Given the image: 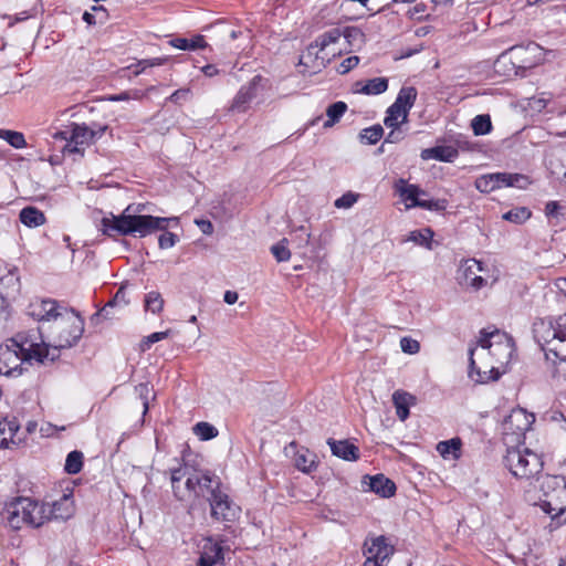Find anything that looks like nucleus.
<instances>
[{"instance_id":"57","label":"nucleus","mask_w":566,"mask_h":566,"mask_svg":"<svg viewBox=\"0 0 566 566\" xmlns=\"http://www.w3.org/2000/svg\"><path fill=\"white\" fill-rule=\"evenodd\" d=\"M238 293L234 291H227L223 295V300L227 304H234L238 301Z\"/></svg>"},{"instance_id":"62","label":"nucleus","mask_w":566,"mask_h":566,"mask_svg":"<svg viewBox=\"0 0 566 566\" xmlns=\"http://www.w3.org/2000/svg\"><path fill=\"white\" fill-rule=\"evenodd\" d=\"M83 20L91 24L94 22V15L90 12H84Z\"/></svg>"},{"instance_id":"5","label":"nucleus","mask_w":566,"mask_h":566,"mask_svg":"<svg viewBox=\"0 0 566 566\" xmlns=\"http://www.w3.org/2000/svg\"><path fill=\"white\" fill-rule=\"evenodd\" d=\"M130 206L125 209L120 216L103 218V232L107 235H129L146 237L156 230H165L170 221L176 218H160L145 214H130Z\"/></svg>"},{"instance_id":"34","label":"nucleus","mask_w":566,"mask_h":566,"mask_svg":"<svg viewBox=\"0 0 566 566\" xmlns=\"http://www.w3.org/2000/svg\"><path fill=\"white\" fill-rule=\"evenodd\" d=\"M165 301L161 294L157 291H151L145 295L144 306L145 310L153 314H159L164 308Z\"/></svg>"},{"instance_id":"3","label":"nucleus","mask_w":566,"mask_h":566,"mask_svg":"<svg viewBox=\"0 0 566 566\" xmlns=\"http://www.w3.org/2000/svg\"><path fill=\"white\" fill-rule=\"evenodd\" d=\"M170 482L174 496L191 503L200 500L208 502L223 486L214 473L195 470L187 464L170 470Z\"/></svg>"},{"instance_id":"42","label":"nucleus","mask_w":566,"mask_h":566,"mask_svg":"<svg viewBox=\"0 0 566 566\" xmlns=\"http://www.w3.org/2000/svg\"><path fill=\"white\" fill-rule=\"evenodd\" d=\"M433 232L431 229L426 228L422 230H416L410 232L408 240L415 242L416 244L427 247L430 249V242L432 240Z\"/></svg>"},{"instance_id":"4","label":"nucleus","mask_w":566,"mask_h":566,"mask_svg":"<svg viewBox=\"0 0 566 566\" xmlns=\"http://www.w3.org/2000/svg\"><path fill=\"white\" fill-rule=\"evenodd\" d=\"M535 340L545 350L547 359L553 356L563 365V370L556 367L553 376L566 378V313L558 316L539 318L533 324Z\"/></svg>"},{"instance_id":"40","label":"nucleus","mask_w":566,"mask_h":566,"mask_svg":"<svg viewBox=\"0 0 566 566\" xmlns=\"http://www.w3.org/2000/svg\"><path fill=\"white\" fill-rule=\"evenodd\" d=\"M195 434L202 441L211 440L218 436V430L209 422H198L193 427Z\"/></svg>"},{"instance_id":"50","label":"nucleus","mask_w":566,"mask_h":566,"mask_svg":"<svg viewBox=\"0 0 566 566\" xmlns=\"http://www.w3.org/2000/svg\"><path fill=\"white\" fill-rule=\"evenodd\" d=\"M359 63V57L356 55L345 59L337 67L339 74H346L356 67Z\"/></svg>"},{"instance_id":"8","label":"nucleus","mask_w":566,"mask_h":566,"mask_svg":"<svg viewBox=\"0 0 566 566\" xmlns=\"http://www.w3.org/2000/svg\"><path fill=\"white\" fill-rule=\"evenodd\" d=\"M106 129L107 126H99L94 129L85 124L72 123L65 130L54 133L53 137L66 142L63 147L64 154L83 156L85 148L99 138Z\"/></svg>"},{"instance_id":"55","label":"nucleus","mask_w":566,"mask_h":566,"mask_svg":"<svg viewBox=\"0 0 566 566\" xmlns=\"http://www.w3.org/2000/svg\"><path fill=\"white\" fill-rule=\"evenodd\" d=\"M402 138H403V133H402V130L398 126L397 128H391V130L387 135L385 142H387V143H398Z\"/></svg>"},{"instance_id":"21","label":"nucleus","mask_w":566,"mask_h":566,"mask_svg":"<svg viewBox=\"0 0 566 566\" xmlns=\"http://www.w3.org/2000/svg\"><path fill=\"white\" fill-rule=\"evenodd\" d=\"M222 559V547L210 538L206 539L201 546L198 566H213Z\"/></svg>"},{"instance_id":"60","label":"nucleus","mask_w":566,"mask_h":566,"mask_svg":"<svg viewBox=\"0 0 566 566\" xmlns=\"http://www.w3.org/2000/svg\"><path fill=\"white\" fill-rule=\"evenodd\" d=\"M130 96L128 93H120V94H117V95H112L109 97V101H114V102H117V101H126V99H129Z\"/></svg>"},{"instance_id":"27","label":"nucleus","mask_w":566,"mask_h":566,"mask_svg":"<svg viewBox=\"0 0 566 566\" xmlns=\"http://www.w3.org/2000/svg\"><path fill=\"white\" fill-rule=\"evenodd\" d=\"M20 221L29 228H38L45 223L44 213L34 207H27L20 211Z\"/></svg>"},{"instance_id":"6","label":"nucleus","mask_w":566,"mask_h":566,"mask_svg":"<svg viewBox=\"0 0 566 566\" xmlns=\"http://www.w3.org/2000/svg\"><path fill=\"white\" fill-rule=\"evenodd\" d=\"M84 333V319L73 308L63 310L60 316L54 319L49 334V343L39 339L50 349V353L60 356L61 349L75 346Z\"/></svg>"},{"instance_id":"26","label":"nucleus","mask_w":566,"mask_h":566,"mask_svg":"<svg viewBox=\"0 0 566 566\" xmlns=\"http://www.w3.org/2000/svg\"><path fill=\"white\" fill-rule=\"evenodd\" d=\"M409 112L398 104H392L386 112L384 124L388 128H397L400 124L406 123L408 119Z\"/></svg>"},{"instance_id":"31","label":"nucleus","mask_w":566,"mask_h":566,"mask_svg":"<svg viewBox=\"0 0 566 566\" xmlns=\"http://www.w3.org/2000/svg\"><path fill=\"white\" fill-rule=\"evenodd\" d=\"M388 88V80L386 77H374L368 80L357 92L365 95H378Z\"/></svg>"},{"instance_id":"28","label":"nucleus","mask_w":566,"mask_h":566,"mask_svg":"<svg viewBox=\"0 0 566 566\" xmlns=\"http://www.w3.org/2000/svg\"><path fill=\"white\" fill-rule=\"evenodd\" d=\"M437 451L444 459L457 460L461 455V440L453 438L446 441H440L437 444Z\"/></svg>"},{"instance_id":"44","label":"nucleus","mask_w":566,"mask_h":566,"mask_svg":"<svg viewBox=\"0 0 566 566\" xmlns=\"http://www.w3.org/2000/svg\"><path fill=\"white\" fill-rule=\"evenodd\" d=\"M271 252L277 262H285L289 261L291 258V252L287 249L285 239L272 245Z\"/></svg>"},{"instance_id":"25","label":"nucleus","mask_w":566,"mask_h":566,"mask_svg":"<svg viewBox=\"0 0 566 566\" xmlns=\"http://www.w3.org/2000/svg\"><path fill=\"white\" fill-rule=\"evenodd\" d=\"M368 485L370 491L379 494L382 497H389L394 495L396 491L395 483L382 474H377L369 478Z\"/></svg>"},{"instance_id":"9","label":"nucleus","mask_w":566,"mask_h":566,"mask_svg":"<svg viewBox=\"0 0 566 566\" xmlns=\"http://www.w3.org/2000/svg\"><path fill=\"white\" fill-rule=\"evenodd\" d=\"M504 464L515 478L521 480H531L543 470L541 455L528 448L509 449L504 457Z\"/></svg>"},{"instance_id":"48","label":"nucleus","mask_w":566,"mask_h":566,"mask_svg":"<svg viewBox=\"0 0 566 566\" xmlns=\"http://www.w3.org/2000/svg\"><path fill=\"white\" fill-rule=\"evenodd\" d=\"M135 390L143 400V415L145 416L149 408L148 396L151 389L148 384H139L138 386L135 387Z\"/></svg>"},{"instance_id":"23","label":"nucleus","mask_w":566,"mask_h":566,"mask_svg":"<svg viewBox=\"0 0 566 566\" xmlns=\"http://www.w3.org/2000/svg\"><path fill=\"white\" fill-rule=\"evenodd\" d=\"M521 180L522 179H474V186L481 192H491L500 188H523L524 186L520 185Z\"/></svg>"},{"instance_id":"13","label":"nucleus","mask_w":566,"mask_h":566,"mask_svg":"<svg viewBox=\"0 0 566 566\" xmlns=\"http://www.w3.org/2000/svg\"><path fill=\"white\" fill-rule=\"evenodd\" d=\"M208 502L211 517L216 521H233L238 515L239 507L230 499L223 486Z\"/></svg>"},{"instance_id":"15","label":"nucleus","mask_w":566,"mask_h":566,"mask_svg":"<svg viewBox=\"0 0 566 566\" xmlns=\"http://www.w3.org/2000/svg\"><path fill=\"white\" fill-rule=\"evenodd\" d=\"M483 271L482 262L469 259L463 262L459 271L460 283L475 291L485 285V280L479 274Z\"/></svg>"},{"instance_id":"14","label":"nucleus","mask_w":566,"mask_h":566,"mask_svg":"<svg viewBox=\"0 0 566 566\" xmlns=\"http://www.w3.org/2000/svg\"><path fill=\"white\" fill-rule=\"evenodd\" d=\"M69 307L54 300H39L29 305L28 314L39 322H54L63 310Z\"/></svg>"},{"instance_id":"47","label":"nucleus","mask_w":566,"mask_h":566,"mask_svg":"<svg viewBox=\"0 0 566 566\" xmlns=\"http://www.w3.org/2000/svg\"><path fill=\"white\" fill-rule=\"evenodd\" d=\"M400 348L403 353L415 355L420 352V343L409 336H405L400 339Z\"/></svg>"},{"instance_id":"45","label":"nucleus","mask_w":566,"mask_h":566,"mask_svg":"<svg viewBox=\"0 0 566 566\" xmlns=\"http://www.w3.org/2000/svg\"><path fill=\"white\" fill-rule=\"evenodd\" d=\"M358 198H359L358 193H355L353 191H347L342 197H339L335 200L334 206L338 209H349L356 203Z\"/></svg>"},{"instance_id":"61","label":"nucleus","mask_w":566,"mask_h":566,"mask_svg":"<svg viewBox=\"0 0 566 566\" xmlns=\"http://www.w3.org/2000/svg\"><path fill=\"white\" fill-rule=\"evenodd\" d=\"M424 11V6L423 4H417L415 8H413V12L411 13V17L416 15V14H422Z\"/></svg>"},{"instance_id":"11","label":"nucleus","mask_w":566,"mask_h":566,"mask_svg":"<svg viewBox=\"0 0 566 566\" xmlns=\"http://www.w3.org/2000/svg\"><path fill=\"white\" fill-rule=\"evenodd\" d=\"M395 552L384 535L367 537L363 546L364 566H387Z\"/></svg>"},{"instance_id":"58","label":"nucleus","mask_w":566,"mask_h":566,"mask_svg":"<svg viewBox=\"0 0 566 566\" xmlns=\"http://www.w3.org/2000/svg\"><path fill=\"white\" fill-rule=\"evenodd\" d=\"M201 70L208 77H212L219 73V70L212 64L205 65Z\"/></svg>"},{"instance_id":"63","label":"nucleus","mask_w":566,"mask_h":566,"mask_svg":"<svg viewBox=\"0 0 566 566\" xmlns=\"http://www.w3.org/2000/svg\"><path fill=\"white\" fill-rule=\"evenodd\" d=\"M35 428H36V423H35V422H33V421H30V422L27 424V431H28L29 433H32V432L35 430Z\"/></svg>"},{"instance_id":"56","label":"nucleus","mask_w":566,"mask_h":566,"mask_svg":"<svg viewBox=\"0 0 566 566\" xmlns=\"http://www.w3.org/2000/svg\"><path fill=\"white\" fill-rule=\"evenodd\" d=\"M554 286L560 294L566 296V277H557L554 281Z\"/></svg>"},{"instance_id":"17","label":"nucleus","mask_w":566,"mask_h":566,"mask_svg":"<svg viewBox=\"0 0 566 566\" xmlns=\"http://www.w3.org/2000/svg\"><path fill=\"white\" fill-rule=\"evenodd\" d=\"M261 80V76L256 75L240 88L231 105L233 112L243 113L249 108L250 103L256 97Z\"/></svg>"},{"instance_id":"2","label":"nucleus","mask_w":566,"mask_h":566,"mask_svg":"<svg viewBox=\"0 0 566 566\" xmlns=\"http://www.w3.org/2000/svg\"><path fill=\"white\" fill-rule=\"evenodd\" d=\"M56 358L57 354H51L48 347L39 343L36 333L20 332L0 345V375L19 377L25 364H45Z\"/></svg>"},{"instance_id":"41","label":"nucleus","mask_w":566,"mask_h":566,"mask_svg":"<svg viewBox=\"0 0 566 566\" xmlns=\"http://www.w3.org/2000/svg\"><path fill=\"white\" fill-rule=\"evenodd\" d=\"M471 126L475 135H485L492 129L491 118L489 115H478L472 119Z\"/></svg>"},{"instance_id":"32","label":"nucleus","mask_w":566,"mask_h":566,"mask_svg":"<svg viewBox=\"0 0 566 566\" xmlns=\"http://www.w3.org/2000/svg\"><path fill=\"white\" fill-rule=\"evenodd\" d=\"M129 303V300L127 297V294H126V289L124 285H122L118 291L116 292V294L113 296V298L111 301L107 302V304L101 310V315H103L104 317H109V311L111 308L113 307H120V308H124L125 306H127Z\"/></svg>"},{"instance_id":"24","label":"nucleus","mask_w":566,"mask_h":566,"mask_svg":"<svg viewBox=\"0 0 566 566\" xmlns=\"http://www.w3.org/2000/svg\"><path fill=\"white\" fill-rule=\"evenodd\" d=\"M416 398L402 390H396L392 395V402L396 408V415L405 421L409 417V407L415 403Z\"/></svg>"},{"instance_id":"54","label":"nucleus","mask_w":566,"mask_h":566,"mask_svg":"<svg viewBox=\"0 0 566 566\" xmlns=\"http://www.w3.org/2000/svg\"><path fill=\"white\" fill-rule=\"evenodd\" d=\"M195 223L199 227L203 234H212L213 224L211 223V221L205 219H197L195 220Z\"/></svg>"},{"instance_id":"49","label":"nucleus","mask_w":566,"mask_h":566,"mask_svg":"<svg viewBox=\"0 0 566 566\" xmlns=\"http://www.w3.org/2000/svg\"><path fill=\"white\" fill-rule=\"evenodd\" d=\"M178 241V235L172 232H164L158 239L160 249L172 248Z\"/></svg>"},{"instance_id":"39","label":"nucleus","mask_w":566,"mask_h":566,"mask_svg":"<svg viewBox=\"0 0 566 566\" xmlns=\"http://www.w3.org/2000/svg\"><path fill=\"white\" fill-rule=\"evenodd\" d=\"M167 62V57H153L138 61L136 64L130 65L127 70L137 76L143 73L147 67L159 66Z\"/></svg>"},{"instance_id":"7","label":"nucleus","mask_w":566,"mask_h":566,"mask_svg":"<svg viewBox=\"0 0 566 566\" xmlns=\"http://www.w3.org/2000/svg\"><path fill=\"white\" fill-rule=\"evenodd\" d=\"M0 516L2 524L13 531L23 526L38 528L45 524L43 503L27 496L6 502Z\"/></svg>"},{"instance_id":"59","label":"nucleus","mask_w":566,"mask_h":566,"mask_svg":"<svg viewBox=\"0 0 566 566\" xmlns=\"http://www.w3.org/2000/svg\"><path fill=\"white\" fill-rule=\"evenodd\" d=\"M482 177H491V178H494V177H523L522 175L520 174H501V172H495V174H488V175H483Z\"/></svg>"},{"instance_id":"51","label":"nucleus","mask_w":566,"mask_h":566,"mask_svg":"<svg viewBox=\"0 0 566 566\" xmlns=\"http://www.w3.org/2000/svg\"><path fill=\"white\" fill-rule=\"evenodd\" d=\"M191 92L189 88H180L175 91L169 97L168 101L180 104L184 101H187L190 96Z\"/></svg>"},{"instance_id":"22","label":"nucleus","mask_w":566,"mask_h":566,"mask_svg":"<svg viewBox=\"0 0 566 566\" xmlns=\"http://www.w3.org/2000/svg\"><path fill=\"white\" fill-rule=\"evenodd\" d=\"M327 443L331 447L332 453L343 460L355 461L359 458L358 448L347 440L336 441L334 439H328Z\"/></svg>"},{"instance_id":"18","label":"nucleus","mask_w":566,"mask_h":566,"mask_svg":"<svg viewBox=\"0 0 566 566\" xmlns=\"http://www.w3.org/2000/svg\"><path fill=\"white\" fill-rule=\"evenodd\" d=\"M43 509L45 523L51 520H67L74 512L72 497L66 494L52 504L43 503Z\"/></svg>"},{"instance_id":"52","label":"nucleus","mask_w":566,"mask_h":566,"mask_svg":"<svg viewBox=\"0 0 566 566\" xmlns=\"http://www.w3.org/2000/svg\"><path fill=\"white\" fill-rule=\"evenodd\" d=\"M342 35L352 44L353 40H361L364 36L363 32L357 28H346L342 31Z\"/></svg>"},{"instance_id":"53","label":"nucleus","mask_w":566,"mask_h":566,"mask_svg":"<svg viewBox=\"0 0 566 566\" xmlns=\"http://www.w3.org/2000/svg\"><path fill=\"white\" fill-rule=\"evenodd\" d=\"M560 206L557 201H548L545 207V214L547 218H557Z\"/></svg>"},{"instance_id":"46","label":"nucleus","mask_w":566,"mask_h":566,"mask_svg":"<svg viewBox=\"0 0 566 566\" xmlns=\"http://www.w3.org/2000/svg\"><path fill=\"white\" fill-rule=\"evenodd\" d=\"M169 333H170V331H165V332H156V333L148 335L147 337H145L143 339V342L140 344V349L143 352L148 350L153 344L167 338Z\"/></svg>"},{"instance_id":"36","label":"nucleus","mask_w":566,"mask_h":566,"mask_svg":"<svg viewBox=\"0 0 566 566\" xmlns=\"http://www.w3.org/2000/svg\"><path fill=\"white\" fill-rule=\"evenodd\" d=\"M0 138L6 140L10 146H12L15 149H21L27 146L24 135L20 132L0 129Z\"/></svg>"},{"instance_id":"64","label":"nucleus","mask_w":566,"mask_h":566,"mask_svg":"<svg viewBox=\"0 0 566 566\" xmlns=\"http://www.w3.org/2000/svg\"><path fill=\"white\" fill-rule=\"evenodd\" d=\"M558 566H566V556L559 559Z\"/></svg>"},{"instance_id":"33","label":"nucleus","mask_w":566,"mask_h":566,"mask_svg":"<svg viewBox=\"0 0 566 566\" xmlns=\"http://www.w3.org/2000/svg\"><path fill=\"white\" fill-rule=\"evenodd\" d=\"M417 98V91L412 86L402 87L396 101L395 104H398V106H401L402 108L407 109L408 112L412 108L415 101Z\"/></svg>"},{"instance_id":"35","label":"nucleus","mask_w":566,"mask_h":566,"mask_svg":"<svg viewBox=\"0 0 566 566\" xmlns=\"http://www.w3.org/2000/svg\"><path fill=\"white\" fill-rule=\"evenodd\" d=\"M347 105L344 102H336L329 105L326 109L328 119L324 123V127H332L345 114Z\"/></svg>"},{"instance_id":"38","label":"nucleus","mask_w":566,"mask_h":566,"mask_svg":"<svg viewBox=\"0 0 566 566\" xmlns=\"http://www.w3.org/2000/svg\"><path fill=\"white\" fill-rule=\"evenodd\" d=\"M384 135V129L380 125H374L371 127L365 128L359 134V139L363 144L374 145Z\"/></svg>"},{"instance_id":"37","label":"nucleus","mask_w":566,"mask_h":566,"mask_svg":"<svg viewBox=\"0 0 566 566\" xmlns=\"http://www.w3.org/2000/svg\"><path fill=\"white\" fill-rule=\"evenodd\" d=\"M83 453L74 450L70 452L65 460L64 470L69 474H77L83 468Z\"/></svg>"},{"instance_id":"12","label":"nucleus","mask_w":566,"mask_h":566,"mask_svg":"<svg viewBox=\"0 0 566 566\" xmlns=\"http://www.w3.org/2000/svg\"><path fill=\"white\" fill-rule=\"evenodd\" d=\"M535 417L525 409L516 408L511 411L503 422V430L506 436H514L515 441L520 439L531 429Z\"/></svg>"},{"instance_id":"1","label":"nucleus","mask_w":566,"mask_h":566,"mask_svg":"<svg viewBox=\"0 0 566 566\" xmlns=\"http://www.w3.org/2000/svg\"><path fill=\"white\" fill-rule=\"evenodd\" d=\"M480 349H469V377L479 384L500 378V367L510 363L514 354L513 338L497 329L481 331L478 342Z\"/></svg>"},{"instance_id":"30","label":"nucleus","mask_w":566,"mask_h":566,"mask_svg":"<svg viewBox=\"0 0 566 566\" xmlns=\"http://www.w3.org/2000/svg\"><path fill=\"white\" fill-rule=\"evenodd\" d=\"M172 48L184 51H195L197 49H203L207 46V42L202 35H196L191 40L186 38H175L169 41Z\"/></svg>"},{"instance_id":"29","label":"nucleus","mask_w":566,"mask_h":566,"mask_svg":"<svg viewBox=\"0 0 566 566\" xmlns=\"http://www.w3.org/2000/svg\"><path fill=\"white\" fill-rule=\"evenodd\" d=\"M458 156V150L451 146H438L422 151V157L434 158L441 161H452Z\"/></svg>"},{"instance_id":"19","label":"nucleus","mask_w":566,"mask_h":566,"mask_svg":"<svg viewBox=\"0 0 566 566\" xmlns=\"http://www.w3.org/2000/svg\"><path fill=\"white\" fill-rule=\"evenodd\" d=\"M20 430L19 421L13 417L1 418L0 417V448L11 449L18 447L22 439L17 437Z\"/></svg>"},{"instance_id":"43","label":"nucleus","mask_w":566,"mask_h":566,"mask_svg":"<svg viewBox=\"0 0 566 566\" xmlns=\"http://www.w3.org/2000/svg\"><path fill=\"white\" fill-rule=\"evenodd\" d=\"M531 214L527 208H515L504 213L503 219L515 223H523L531 218Z\"/></svg>"},{"instance_id":"10","label":"nucleus","mask_w":566,"mask_h":566,"mask_svg":"<svg viewBox=\"0 0 566 566\" xmlns=\"http://www.w3.org/2000/svg\"><path fill=\"white\" fill-rule=\"evenodd\" d=\"M409 179H399L395 184V190L400 197V201L405 205V209L409 210L415 207L423 208L430 211H442L447 208V201L440 199H424V191L415 185L408 184Z\"/></svg>"},{"instance_id":"16","label":"nucleus","mask_w":566,"mask_h":566,"mask_svg":"<svg viewBox=\"0 0 566 566\" xmlns=\"http://www.w3.org/2000/svg\"><path fill=\"white\" fill-rule=\"evenodd\" d=\"M285 453L293 457L294 465L302 472L310 473L316 468V455L306 448H298L295 442L285 448Z\"/></svg>"},{"instance_id":"20","label":"nucleus","mask_w":566,"mask_h":566,"mask_svg":"<svg viewBox=\"0 0 566 566\" xmlns=\"http://www.w3.org/2000/svg\"><path fill=\"white\" fill-rule=\"evenodd\" d=\"M340 36L342 30L338 28H334L317 36L315 42L307 48L306 53L301 56L300 64L307 65L306 59H311L312 56L317 59L318 52L324 51L328 45L337 42Z\"/></svg>"}]
</instances>
